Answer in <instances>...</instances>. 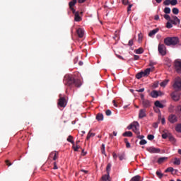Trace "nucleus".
I'll return each mask as SVG.
<instances>
[{
    "mask_svg": "<svg viewBox=\"0 0 181 181\" xmlns=\"http://www.w3.org/2000/svg\"><path fill=\"white\" fill-rule=\"evenodd\" d=\"M177 4V0H171V5L173 6H176Z\"/></svg>",
    "mask_w": 181,
    "mask_h": 181,
    "instance_id": "51",
    "label": "nucleus"
},
{
    "mask_svg": "<svg viewBox=\"0 0 181 181\" xmlns=\"http://www.w3.org/2000/svg\"><path fill=\"white\" fill-rule=\"evenodd\" d=\"M130 181H142V180H141V176L140 175H136L134 177H133Z\"/></svg>",
    "mask_w": 181,
    "mask_h": 181,
    "instance_id": "24",
    "label": "nucleus"
},
{
    "mask_svg": "<svg viewBox=\"0 0 181 181\" xmlns=\"http://www.w3.org/2000/svg\"><path fill=\"white\" fill-rule=\"evenodd\" d=\"M142 39H144V35H142V33H140L138 34V42L139 43H141Z\"/></svg>",
    "mask_w": 181,
    "mask_h": 181,
    "instance_id": "29",
    "label": "nucleus"
},
{
    "mask_svg": "<svg viewBox=\"0 0 181 181\" xmlns=\"http://www.w3.org/2000/svg\"><path fill=\"white\" fill-rule=\"evenodd\" d=\"M146 144H147V141H146V140H145V139H141V140L140 141V142H139V144H140V145H146Z\"/></svg>",
    "mask_w": 181,
    "mask_h": 181,
    "instance_id": "49",
    "label": "nucleus"
},
{
    "mask_svg": "<svg viewBox=\"0 0 181 181\" xmlns=\"http://www.w3.org/2000/svg\"><path fill=\"white\" fill-rule=\"evenodd\" d=\"M168 139L169 141H170L171 142H176V139H175V137H173V136H172V134H170V133H168Z\"/></svg>",
    "mask_w": 181,
    "mask_h": 181,
    "instance_id": "32",
    "label": "nucleus"
},
{
    "mask_svg": "<svg viewBox=\"0 0 181 181\" xmlns=\"http://www.w3.org/2000/svg\"><path fill=\"white\" fill-rule=\"evenodd\" d=\"M164 64L167 66V67H170V66H172V61L169 58H165L164 59Z\"/></svg>",
    "mask_w": 181,
    "mask_h": 181,
    "instance_id": "16",
    "label": "nucleus"
},
{
    "mask_svg": "<svg viewBox=\"0 0 181 181\" xmlns=\"http://www.w3.org/2000/svg\"><path fill=\"white\" fill-rule=\"evenodd\" d=\"M170 22L173 23V25H177V23H180V20L177 16H173V19H171Z\"/></svg>",
    "mask_w": 181,
    "mask_h": 181,
    "instance_id": "12",
    "label": "nucleus"
},
{
    "mask_svg": "<svg viewBox=\"0 0 181 181\" xmlns=\"http://www.w3.org/2000/svg\"><path fill=\"white\" fill-rule=\"evenodd\" d=\"M134 127H135V122H134L130 125H129L127 129H134Z\"/></svg>",
    "mask_w": 181,
    "mask_h": 181,
    "instance_id": "43",
    "label": "nucleus"
},
{
    "mask_svg": "<svg viewBox=\"0 0 181 181\" xmlns=\"http://www.w3.org/2000/svg\"><path fill=\"white\" fill-rule=\"evenodd\" d=\"M158 32H159V29L158 28H156L154 30H152L151 31H150V33H148V36L150 37H152L154 35H156V33H158Z\"/></svg>",
    "mask_w": 181,
    "mask_h": 181,
    "instance_id": "18",
    "label": "nucleus"
},
{
    "mask_svg": "<svg viewBox=\"0 0 181 181\" xmlns=\"http://www.w3.org/2000/svg\"><path fill=\"white\" fill-rule=\"evenodd\" d=\"M142 77H145V75H144V71L139 72L136 75V78H137V80H140V78H142Z\"/></svg>",
    "mask_w": 181,
    "mask_h": 181,
    "instance_id": "22",
    "label": "nucleus"
},
{
    "mask_svg": "<svg viewBox=\"0 0 181 181\" xmlns=\"http://www.w3.org/2000/svg\"><path fill=\"white\" fill-rule=\"evenodd\" d=\"M137 93H144L145 91V88H141L139 90H136Z\"/></svg>",
    "mask_w": 181,
    "mask_h": 181,
    "instance_id": "58",
    "label": "nucleus"
},
{
    "mask_svg": "<svg viewBox=\"0 0 181 181\" xmlns=\"http://www.w3.org/2000/svg\"><path fill=\"white\" fill-rule=\"evenodd\" d=\"M173 23H170V21L167 22L166 23V28H168V29H171V28L173 27V25H172Z\"/></svg>",
    "mask_w": 181,
    "mask_h": 181,
    "instance_id": "41",
    "label": "nucleus"
},
{
    "mask_svg": "<svg viewBox=\"0 0 181 181\" xmlns=\"http://www.w3.org/2000/svg\"><path fill=\"white\" fill-rule=\"evenodd\" d=\"M132 4H129L128 7H127V13H129V12H131V8H132Z\"/></svg>",
    "mask_w": 181,
    "mask_h": 181,
    "instance_id": "53",
    "label": "nucleus"
},
{
    "mask_svg": "<svg viewBox=\"0 0 181 181\" xmlns=\"http://www.w3.org/2000/svg\"><path fill=\"white\" fill-rule=\"evenodd\" d=\"M173 13H174V15H178L179 14V8H173Z\"/></svg>",
    "mask_w": 181,
    "mask_h": 181,
    "instance_id": "39",
    "label": "nucleus"
},
{
    "mask_svg": "<svg viewBox=\"0 0 181 181\" xmlns=\"http://www.w3.org/2000/svg\"><path fill=\"white\" fill-rule=\"evenodd\" d=\"M168 83H169V80L168 79H165V80H164L163 82H161L160 83V86L161 87H165L168 84Z\"/></svg>",
    "mask_w": 181,
    "mask_h": 181,
    "instance_id": "31",
    "label": "nucleus"
},
{
    "mask_svg": "<svg viewBox=\"0 0 181 181\" xmlns=\"http://www.w3.org/2000/svg\"><path fill=\"white\" fill-rule=\"evenodd\" d=\"M150 95L152 98H158V97H159V92H158V90H152Z\"/></svg>",
    "mask_w": 181,
    "mask_h": 181,
    "instance_id": "14",
    "label": "nucleus"
},
{
    "mask_svg": "<svg viewBox=\"0 0 181 181\" xmlns=\"http://www.w3.org/2000/svg\"><path fill=\"white\" fill-rule=\"evenodd\" d=\"M123 136L131 137L132 136V133L131 132H125L124 133H123Z\"/></svg>",
    "mask_w": 181,
    "mask_h": 181,
    "instance_id": "34",
    "label": "nucleus"
},
{
    "mask_svg": "<svg viewBox=\"0 0 181 181\" xmlns=\"http://www.w3.org/2000/svg\"><path fill=\"white\" fill-rule=\"evenodd\" d=\"M96 119H97V121H103V119H104V115H103V113H98L96 115Z\"/></svg>",
    "mask_w": 181,
    "mask_h": 181,
    "instance_id": "20",
    "label": "nucleus"
},
{
    "mask_svg": "<svg viewBox=\"0 0 181 181\" xmlns=\"http://www.w3.org/2000/svg\"><path fill=\"white\" fill-rule=\"evenodd\" d=\"M146 117V110L141 109L139 112V118L140 119H142V118H145Z\"/></svg>",
    "mask_w": 181,
    "mask_h": 181,
    "instance_id": "11",
    "label": "nucleus"
},
{
    "mask_svg": "<svg viewBox=\"0 0 181 181\" xmlns=\"http://www.w3.org/2000/svg\"><path fill=\"white\" fill-rule=\"evenodd\" d=\"M154 105L158 107V108H165V105L163 104L160 103L159 100H156L154 103Z\"/></svg>",
    "mask_w": 181,
    "mask_h": 181,
    "instance_id": "19",
    "label": "nucleus"
},
{
    "mask_svg": "<svg viewBox=\"0 0 181 181\" xmlns=\"http://www.w3.org/2000/svg\"><path fill=\"white\" fill-rule=\"evenodd\" d=\"M112 165H111L110 163H109L107 164V167H106V172H107V175H110V172H111V167H112Z\"/></svg>",
    "mask_w": 181,
    "mask_h": 181,
    "instance_id": "26",
    "label": "nucleus"
},
{
    "mask_svg": "<svg viewBox=\"0 0 181 181\" xmlns=\"http://www.w3.org/2000/svg\"><path fill=\"white\" fill-rule=\"evenodd\" d=\"M81 146L78 145L74 146V143L73 144V148L75 152L78 151V149H80Z\"/></svg>",
    "mask_w": 181,
    "mask_h": 181,
    "instance_id": "38",
    "label": "nucleus"
},
{
    "mask_svg": "<svg viewBox=\"0 0 181 181\" xmlns=\"http://www.w3.org/2000/svg\"><path fill=\"white\" fill-rule=\"evenodd\" d=\"M154 19H155V21H159V16L158 15H156L154 16Z\"/></svg>",
    "mask_w": 181,
    "mask_h": 181,
    "instance_id": "64",
    "label": "nucleus"
},
{
    "mask_svg": "<svg viewBox=\"0 0 181 181\" xmlns=\"http://www.w3.org/2000/svg\"><path fill=\"white\" fill-rule=\"evenodd\" d=\"M129 46H132V45H134V40H130L129 41V44H128Z\"/></svg>",
    "mask_w": 181,
    "mask_h": 181,
    "instance_id": "60",
    "label": "nucleus"
},
{
    "mask_svg": "<svg viewBox=\"0 0 181 181\" xmlns=\"http://www.w3.org/2000/svg\"><path fill=\"white\" fill-rule=\"evenodd\" d=\"M64 84L70 88H73V87H81V81L80 79H75L73 76H68L66 79H64Z\"/></svg>",
    "mask_w": 181,
    "mask_h": 181,
    "instance_id": "1",
    "label": "nucleus"
},
{
    "mask_svg": "<svg viewBox=\"0 0 181 181\" xmlns=\"http://www.w3.org/2000/svg\"><path fill=\"white\" fill-rule=\"evenodd\" d=\"M164 13H170V8H169V7H165V8H164Z\"/></svg>",
    "mask_w": 181,
    "mask_h": 181,
    "instance_id": "48",
    "label": "nucleus"
},
{
    "mask_svg": "<svg viewBox=\"0 0 181 181\" xmlns=\"http://www.w3.org/2000/svg\"><path fill=\"white\" fill-rule=\"evenodd\" d=\"M119 160H124V158H125V156L124 154H120L118 156Z\"/></svg>",
    "mask_w": 181,
    "mask_h": 181,
    "instance_id": "52",
    "label": "nucleus"
},
{
    "mask_svg": "<svg viewBox=\"0 0 181 181\" xmlns=\"http://www.w3.org/2000/svg\"><path fill=\"white\" fill-rule=\"evenodd\" d=\"M173 87L175 91H181V78L180 77L178 76L175 78Z\"/></svg>",
    "mask_w": 181,
    "mask_h": 181,
    "instance_id": "4",
    "label": "nucleus"
},
{
    "mask_svg": "<svg viewBox=\"0 0 181 181\" xmlns=\"http://www.w3.org/2000/svg\"><path fill=\"white\" fill-rule=\"evenodd\" d=\"M177 115L179 117H181V106H178L177 110Z\"/></svg>",
    "mask_w": 181,
    "mask_h": 181,
    "instance_id": "47",
    "label": "nucleus"
},
{
    "mask_svg": "<svg viewBox=\"0 0 181 181\" xmlns=\"http://www.w3.org/2000/svg\"><path fill=\"white\" fill-rule=\"evenodd\" d=\"M76 33L78 37H83V36H84V30H83L82 28H78L76 30Z\"/></svg>",
    "mask_w": 181,
    "mask_h": 181,
    "instance_id": "15",
    "label": "nucleus"
},
{
    "mask_svg": "<svg viewBox=\"0 0 181 181\" xmlns=\"http://www.w3.org/2000/svg\"><path fill=\"white\" fill-rule=\"evenodd\" d=\"M146 151H148V152H149L150 153H159L160 152V148H155L153 146L147 147Z\"/></svg>",
    "mask_w": 181,
    "mask_h": 181,
    "instance_id": "8",
    "label": "nucleus"
},
{
    "mask_svg": "<svg viewBox=\"0 0 181 181\" xmlns=\"http://www.w3.org/2000/svg\"><path fill=\"white\" fill-rule=\"evenodd\" d=\"M102 180L103 181H111V180H110V174L107 173L106 175H103L102 177Z\"/></svg>",
    "mask_w": 181,
    "mask_h": 181,
    "instance_id": "23",
    "label": "nucleus"
},
{
    "mask_svg": "<svg viewBox=\"0 0 181 181\" xmlns=\"http://www.w3.org/2000/svg\"><path fill=\"white\" fill-rule=\"evenodd\" d=\"M156 175H157L159 179H162V177H163V173H162L160 171H156Z\"/></svg>",
    "mask_w": 181,
    "mask_h": 181,
    "instance_id": "36",
    "label": "nucleus"
},
{
    "mask_svg": "<svg viewBox=\"0 0 181 181\" xmlns=\"http://www.w3.org/2000/svg\"><path fill=\"white\" fill-rule=\"evenodd\" d=\"M161 124H162L163 125H165V118H164V117H163V118L161 119Z\"/></svg>",
    "mask_w": 181,
    "mask_h": 181,
    "instance_id": "62",
    "label": "nucleus"
},
{
    "mask_svg": "<svg viewBox=\"0 0 181 181\" xmlns=\"http://www.w3.org/2000/svg\"><path fill=\"white\" fill-rule=\"evenodd\" d=\"M77 4V0H72L69 3V8H73Z\"/></svg>",
    "mask_w": 181,
    "mask_h": 181,
    "instance_id": "27",
    "label": "nucleus"
},
{
    "mask_svg": "<svg viewBox=\"0 0 181 181\" xmlns=\"http://www.w3.org/2000/svg\"><path fill=\"white\" fill-rule=\"evenodd\" d=\"M174 165H180V159L175 158L174 160Z\"/></svg>",
    "mask_w": 181,
    "mask_h": 181,
    "instance_id": "42",
    "label": "nucleus"
},
{
    "mask_svg": "<svg viewBox=\"0 0 181 181\" xmlns=\"http://www.w3.org/2000/svg\"><path fill=\"white\" fill-rule=\"evenodd\" d=\"M101 152H102L103 155H105V156H107V154H105V144H102Z\"/></svg>",
    "mask_w": 181,
    "mask_h": 181,
    "instance_id": "33",
    "label": "nucleus"
},
{
    "mask_svg": "<svg viewBox=\"0 0 181 181\" xmlns=\"http://www.w3.org/2000/svg\"><path fill=\"white\" fill-rule=\"evenodd\" d=\"M74 21L76 22H80L81 21V17L80 16V14L78 13V11L75 13V18Z\"/></svg>",
    "mask_w": 181,
    "mask_h": 181,
    "instance_id": "21",
    "label": "nucleus"
},
{
    "mask_svg": "<svg viewBox=\"0 0 181 181\" xmlns=\"http://www.w3.org/2000/svg\"><path fill=\"white\" fill-rule=\"evenodd\" d=\"M134 60H139V55H134Z\"/></svg>",
    "mask_w": 181,
    "mask_h": 181,
    "instance_id": "61",
    "label": "nucleus"
},
{
    "mask_svg": "<svg viewBox=\"0 0 181 181\" xmlns=\"http://www.w3.org/2000/svg\"><path fill=\"white\" fill-rule=\"evenodd\" d=\"M163 5H165V6L171 5V0H165V1H163Z\"/></svg>",
    "mask_w": 181,
    "mask_h": 181,
    "instance_id": "40",
    "label": "nucleus"
},
{
    "mask_svg": "<svg viewBox=\"0 0 181 181\" xmlns=\"http://www.w3.org/2000/svg\"><path fill=\"white\" fill-rule=\"evenodd\" d=\"M59 98L58 100V107H61V108H64L67 105V100H66V98L62 97V94L59 95Z\"/></svg>",
    "mask_w": 181,
    "mask_h": 181,
    "instance_id": "3",
    "label": "nucleus"
},
{
    "mask_svg": "<svg viewBox=\"0 0 181 181\" xmlns=\"http://www.w3.org/2000/svg\"><path fill=\"white\" fill-rule=\"evenodd\" d=\"M69 9H71V11H72V13H74V15H76V9H74V7H69Z\"/></svg>",
    "mask_w": 181,
    "mask_h": 181,
    "instance_id": "59",
    "label": "nucleus"
},
{
    "mask_svg": "<svg viewBox=\"0 0 181 181\" xmlns=\"http://www.w3.org/2000/svg\"><path fill=\"white\" fill-rule=\"evenodd\" d=\"M175 69L177 73L181 74V59H177L175 61Z\"/></svg>",
    "mask_w": 181,
    "mask_h": 181,
    "instance_id": "5",
    "label": "nucleus"
},
{
    "mask_svg": "<svg viewBox=\"0 0 181 181\" xmlns=\"http://www.w3.org/2000/svg\"><path fill=\"white\" fill-rule=\"evenodd\" d=\"M123 5H128L129 0H122Z\"/></svg>",
    "mask_w": 181,
    "mask_h": 181,
    "instance_id": "56",
    "label": "nucleus"
},
{
    "mask_svg": "<svg viewBox=\"0 0 181 181\" xmlns=\"http://www.w3.org/2000/svg\"><path fill=\"white\" fill-rule=\"evenodd\" d=\"M105 114L106 115H107V117H110V115H111L112 114L111 110H106Z\"/></svg>",
    "mask_w": 181,
    "mask_h": 181,
    "instance_id": "54",
    "label": "nucleus"
},
{
    "mask_svg": "<svg viewBox=\"0 0 181 181\" xmlns=\"http://www.w3.org/2000/svg\"><path fill=\"white\" fill-rule=\"evenodd\" d=\"M93 136H95V134L91 133V132H89L86 137V141H88V139H90V138Z\"/></svg>",
    "mask_w": 181,
    "mask_h": 181,
    "instance_id": "30",
    "label": "nucleus"
},
{
    "mask_svg": "<svg viewBox=\"0 0 181 181\" xmlns=\"http://www.w3.org/2000/svg\"><path fill=\"white\" fill-rule=\"evenodd\" d=\"M53 160H56V159H57V153L56 152H52L50 153V156H53Z\"/></svg>",
    "mask_w": 181,
    "mask_h": 181,
    "instance_id": "37",
    "label": "nucleus"
},
{
    "mask_svg": "<svg viewBox=\"0 0 181 181\" xmlns=\"http://www.w3.org/2000/svg\"><path fill=\"white\" fill-rule=\"evenodd\" d=\"M168 136H169V134H168V133H163L162 134L163 139H166V138H168Z\"/></svg>",
    "mask_w": 181,
    "mask_h": 181,
    "instance_id": "50",
    "label": "nucleus"
},
{
    "mask_svg": "<svg viewBox=\"0 0 181 181\" xmlns=\"http://www.w3.org/2000/svg\"><path fill=\"white\" fill-rule=\"evenodd\" d=\"M167 160H168L167 157H160V158H158L157 162L159 165H162V163L166 162Z\"/></svg>",
    "mask_w": 181,
    "mask_h": 181,
    "instance_id": "17",
    "label": "nucleus"
},
{
    "mask_svg": "<svg viewBox=\"0 0 181 181\" xmlns=\"http://www.w3.org/2000/svg\"><path fill=\"white\" fill-rule=\"evenodd\" d=\"M171 97L174 101H179L180 100V93L179 90H175L171 94Z\"/></svg>",
    "mask_w": 181,
    "mask_h": 181,
    "instance_id": "7",
    "label": "nucleus"
},
{
    "mask_svg": "<svg viewBox=\"0 0 181 181\" xmlns=\"http://www.w3.org/2000/svg\"><path fill=\"white\" fill-rule=\"evenodd\" d=\"M168 121L170 124H175V122H177V117L175 115L171 114L168 117Z\"/></svg>",
    "mask_w": 181,
    "mask_h": 181,
    "instance_id": "10",
    "label": "nucleus"
},
{
    "mask_svg": "<svg viewBox=\"0 0 181 181\" xmlns=\"http://www.w3.org/2000/svg\"><path fill=\"white\" fill-rule=\"evenodd\" d=\"M164 18L166 19V21H168V22H170L172 20V18H170V16L168 14H165Z\"/></svg>",
    "mask_w": 181,
    "mask_h": 181,
    "instance_id": "45",
    "label": "nucleus"
},
{
    "mask_svg": "<svg viewBox=\"0 0 181 181\" xmlns=\"http://www.w3.org/2000/svg\"><path fill=\"white\" fill-rule=\"evenodd\" d=\"M135 53H136V54H142V53H144V48L140 47V48L136 49Z\"/></svg>",
    "mask_w": 181,
    "mask_h": 181,
    "instance_id": "28",
    "label": "nucleus"
},
{
    "mask_svg": "<svg viewBox=\"0 0 181 181\" xmlns=\"http://www.w3.org/2000/svg\"><path fill=\"white\" fill-rule=\"evenodd\" d=\"M158 52L161 56L166 54V47L163 44L158 45Z\"/></svg>",
    "mask_w": 181,
    "mask_h": 181,
    "instance_id": "6",
    "label": "nucleus"
},
{
    "mask_svg": "<svg viewBox=\"0 0 181 181\" xmlns=\"http://www.w3.org/2000/svg\"><path fill=\"white\" fill-rule=\"evenodd\" d=\"M155 138V136L152 135V134H148L147 136V139H148V141H153V139Z\"/></svg>",
    "mask_w": 181,
    "mask_h": 181,
    "instance_id": "46",
    "label": "nucleus"
},
{
    "mask_svg": "<svg viewBox=\"0 0 181 181\" xmlns=\"http://www.w3.org/2000/svg\"><path fill=\"white\" fill-rule=\"evenodd\" d=\"M164 43L166 46H176L179 43V37H167L164 39Z\"/></svg>",
    "mask_w": 181,
    "mask_h": 181,
    "instance_id": "2",
    "label": "nucleus"
},
{
    "mask_svg": "<svg viewBox=\"0 0 181 181\" xmlns=\"http://www.w3.org/2000/svg\"><path fill=\"white\" fill-rule=\"evenodd\" d=\"M151 73V69L148 68L143 71V74L144 75V77H146V76H149Z\"/></svg>",
    "mask_w": 181,
    "mask_h": 181,
    "instance_id": "25",
    "label": "nucleus"
},
{
    "mask_svg": "<svg viewBox=\"0 0 181 181\" xmlns=\"http://www.w3.org/2000/svg\"><path fill=\"white\" fill-rule=\"evenodd\" d=\"M155 64H156V62H153L151 61L149 66H155Z\"/></svg>",
    "mask_w": 181,
    "mask_h": 181,
    "instance_id": "63",
    "label": "nucleus"
},
{
    "mask_svg": "<svg viewBox=\"0 0 181 181\" xmlns=\"http://www.w3.org/2000/svg\"><path fill=\"white\" fill-rule=\"evenodd\" d=\"M133 132H134L136 135H139V134H141V132H139V123L138 122H134Z\"/></svg>",
    "mask_w": 181,
    "mask_h": 181,
    "instance_id": "9",
    "label": "nucleus"
},
{
    "mask_svg": "<svg viewBox=\"0 0 181 181\" xmlns=\"http://www.w3.org/2000/svg\"><path fill=\"white\" fill-rule=\"evenodd\" d=\"M137 138L139 139H141L142 140V139H144L145 138V136L137 134Z\"/></svg>",
    "mask_w": 181,
    "mask_h": 181,
    "instance_id": "57",
    "label": "nucleus"
},
{
    "mask_svg": "<svg viewBox=\"0 0 181 181\" xmlns=\"http://www.w3.org/2000/svg\"><path fill=\"white\" fill-rule=\"evenodd\" d=\"M165 172H173V168L170 167L165 170Z\"/></svg>",
    "mask_w": 181,
    "mask_h": 181,
    "instance_id": "55",
    "label": "nucleus"
},
{
    "mask_svg": "<svg viewBox=\"0 0 181 181\" xmlns=\"http://www.w3.org/2000/svg\"><path fill=\"white\" fill-rule=\"evenodd\" d=\"M68 142H70L72 144V145H74V141H73V136H69L67 138Z\"/></svg>",
    "mask_w": 181,
    "mask_h": 181,
    "instance_id": "35",
    "label": "nucleus"
},
{
    "mask_svg": "<svg viewBox=\"0 0 181 181\" xmlns=\"http://www.w3.org/2000/svg\"><path fill=\"white\" fill-rule=\"evenodd\" d=\"M177 132H181V124H179L175 127Z\"/></svg>",
    "mask_w": 181,
    "mask_h": 181,
    "instance_id": "44",
    "label": "nucleus"
},
{
    "mask_svg": "<svg viewBox=\"0 0 181 181\" xmlns=\"http://www.w3.org/2000/svg\"><path fill=\"white\" fill-rule=\"evenodd\" d=\"M142 105L144 108H149L151 107V102L146 99H143Z\"/></svg>",
    "mask_w": 181,
    "mask_h": 181,
    "instance_id": "13",
    "label": "nucleus"
}]
</instances>
